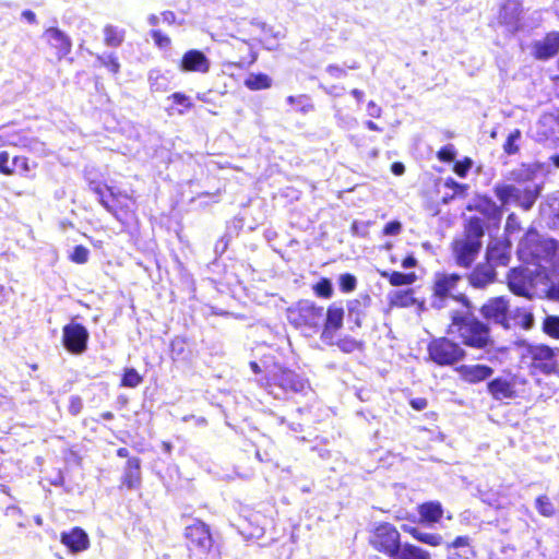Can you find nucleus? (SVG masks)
Returning <instances> with one entry per match:
<instances>
[{"label": "nucleus", "instance_id": "f257e3e1", "mask_svg": "<svg viewBox=\"0 0 559 559\" xmlns=\"http://www.w3.org/2000/svg\"><path fill=\"white\" fill-rule=\"evenodd\" d=\"M447 333L456 336L462 347L486 350L495 345L490 325L475 316L472 302L471 308L463 307L449 312Z\"/></svg>", "mask_w": 559, "mask_h": 559}, {"label": "nucleus", "instance_id": "f03ea898", "mask_svg": "<svg viewBox=\"0 0 559 559\" xmlns=\"http://www.w3.org/2000/svg\"><path fill=\"white\" fill-rule=\"evenodd\" d=\"M258 383L274 399L305 396L311 391L310 380L294 369L277 366L267 374H262Z\"/></svg>", "mask_w": 559, "mask_h": 559}, {"label": "nucleus", "instance_id": "7ed1b4c3", "mask_svg": "<svg viewBox=\"0 0 559 559\" xmlns=\"http://www.w3.org/2000/svg\"><path fill=\"white\" fill-rule=\"evenodd\" d=\"M88 188L97 195L99 204L119 223L129 226L138 222V205L131 194L98 180H91Z\"/></svg>", "mask_w": 559, "mask_h": 559}, {"label": "nucleus", "instance_id": "20e7f679", "mask_svg": "<svg viewBox=\"0 0 559 559\" xmlns=\"http://www.w3.org/2000/svg\"><path fill=\"white\" fill-rule=\"evenodd\" d=\"M519 348V362L532 377L552 374L559 377V347L522 341Z\"/></svg>", "mask_w": 559, "mask_h": 559}, {"label": "nucleus", "instance_id": "39448f33", "mask_svg": "<svg viewBox=\"0 0 559 559\" xmlns=\"http://www.w3.org/2000/svg\"><path fill=\"white\" fill-rule=\"evenodd\" d=\"M515 185H496L493 192L501 205L515 202L522 210L530 211L537 201L540 188L534 182V173L528 169L512 171Z\"/></svg>", "mask_w": 559, "mask_h": 559}, {"label": "nucleus", "instance_id": "423d86ee", "mask_svg": "<svg viewBox=\"0 0 559 559\" xmlns=\"http://www.w3.org/2000/svg\"><path fill=\"white\" fill-rule=\"evenodd\" d=\"M186 548L190 559H216L219 557L218 546L209 524L200 519L183 530Z\"/></svg>", "mask_w": 559, "mask_h": 559}, {"label": "nucleus", "instance_id": "0eeeda50", "mask_svg": "<svg viewBox=\"0 0 559 559\" xmlns=\"http://www.w3.org/2000/svg\"><path fill=\"white\" fill-rule=\"evenodd\" d=\"M462 275L459 273L437 272L431 282V306L435 309H442L449 300L460 304L462 307L471 308V299L465 293H455Z\"/></svg>", "mask_w": 559, "mask_h": 559}, {"label": "nucleus", "instance_id": "6e6552de", "mask_svg": "<svg viewBox=\"0 0 559 559\" xmlns=\"http://www.w3.org/2000/svg\"><path fill=\"white\" fill-rule=\"evenodd\" d=\"M554 254V247L535 229H528L518 247V257L526 265L540 266L549 261Z\"/></svg>", "mask_w": 559, "mask_h": 559}, {"label": "nucleus", "instance_id": "1a4fd4ad", "mask_svg": "<svg viewBox=\"0 0 559 559\" xmlns=\"http://www.w3.org/2000/svg\"><path fill=\"white\" fill-rule=\"evenodd\" d=\"M323 318L324 308L309 300H299L287 309L288 322L301 331L316 332Z\"/></svg>", "mask_w": 559, "mask_h": 559}, {"label": "nucleus", "instance_id": "9d476101", "mask_svg": "<svg viewBox=\"0 0 559 559\" xmlns=\"http://www.w3.org/2000/svg\"><path fill=\"white\" fill-rule=\"evenodd\" d=\"M429 359L437 366H453L466 357L462 345L448 336L433 337L427 345Z\"/></svg>", "mask_w": 559, "mask_h": 559}, {"label": "nucleus", "instance_id": "9b49d317", "mask_svg": "<svg viewBox=\"0 0 559 559\" xmlns=\"http://www.w3.org/2000/svg\"><path fill=\"white\" fill-rule=\"evenodd\" d=\"M369 544L378 552L391 558L401 545V533L392 523L381 522L371 531Z\"/></svg>", "mask_w": 559, "mask_h": 559}, {"label": "nucleus", "instance_id": "f8f14e48", "mask_svg": "<svg viewBox=\"0 0 559 559\" xmlns=\"http://www.w3.org/2000/svg\"><path fill=\"white\" fill-rule=\"evenodd\" d=\"M510 300L506 296L488 298L480 307L479 313L485 322L509 330Z\"/></svg>", "mask_w": 559, "mask_h": 559}, {"label": "nucleus", "instance_id": "ddd939ff", "mask_svg": "<svg viewBox=\"0 0 559 559\" xmlns=\"http://www.w3.org/2000/svg\"><path fill=\"white\" fill-rule=\"evenodd\" d=\"M88 337L87 329L81 323L71 322L62 328V344L73 355H81L86 350Z\"/></svg>", "mask_w": 559, "mask_h": 559}, {"label": "nucleus", "instance_id": "4468645a", "mask_svg": "<svg viewBox=\"0 0 559 559\" xmlns=\"http://www.w3.org/2000/svg\"><path fill=\"white\" fill-rule=\"evenodd\" d=\"M43 38L57 61H61L72 50L71 38L60 28L51 26L44 31Z\"/></svg>", "mask_w": 559, "mask_h": 559}, {"label": "nucleus", "instance_id": "2eb2a0df", "mask_svg": "<svg viewBox=\"0 0 559 559\" xmlns=\"http://www.w3.org/2000/svg\"><path fill=\"white\" fill-rule=\"evenodd\" d=\"M525 383L526 380L519 379L516 376L497 377L487 383V391L493 400H513L519 396L516 385Z\"/></svg>", "mask_w": 559, "mask_h": 559}, {"label": "nucleus", "instance_id": "dca6fc26", "mask_svg": "<svg viewBox=\"0 0 559 559\" xmlns=\"http://www.w3.org/2000/svg\"><path fill=\"white\" fill-rule=\"evenodd\" d=\"M178 68L183 73L206 74L211 69L207 56L199 49H189L181 56Z\"/></svg>", "mask_w": 559, "mask_h": 559}, {"label": "nucleus", "instance_id": "f3484780", "mask_svg": "<svg viewBox=\"0 0 559 559\" xmlns=\"http://www.w3.org/2000/svg\"><path fill=\"white\" fill-rule=\"evenodd\" d=\"M481 249V241L460 239L452 242V252L455 263L464 269H469Z\"/></svg>", "mask_w": 559, "mask_h": 559}, {"label": "nucleus", "instance_id": "a211bd4d", "mask_svg": "<svg viewBox=\"0 0 559 559\" xmlns=\"http://www.w3.org/2000/svg\"><path fill=\"white\" fill-rule=\"evenodd\" d=\"M31 170L32 166L27 156L14 155L11 157L9 152L0 151V175L5 177L27 176Z\"/></svg>", "mask_w": 559, "mask_h": 559}, {"label": "nucleus", "instance_id": "6ab92c4d", "mask_svg": "<svg viewBox=\"0 0 559 559\" xmlns=\"http://www.w3.org/2000/svg\"><path fill=\"white\" fill-rule=\"evenodd\" d=\"M142 485L141 460L138 456L127 460L119 480L120 490H138Z\"/></svg>", "mask_w": 559, "mask_h": 559}, {"label": "nucleus", "instance_id": "aec40b11", "mask_svg": "<svg viewBox=\"0 0 559 559\" xmlns=\"http://www.w3.org/2000/svg\"><path fill=\"white\" fill-rule=\"evenodd\" d=\"M559 52V31H552L545 34L540 40L532 45V55L537 60H548Z\"/></svg>", "mask_w": 559, "mask_h": 559}, {"label": "nucleus", "instance_id": "412c9836", "mask_svg": "<svg viewBox=\"0 0 559 559\" xmlns=\"http://www.w3.org/2000/svg\"><path fill=\"white\" fill-rule=\"evenodd\" d=\"M497 281V272L491 263H478L467 275L468 285L475 289H485Z\"/></svg>", "mask_w": 559, "mask_h": 559}, {"label": "nucleus", "instance_id": "4be33fe9", "mask_svg": "<svg viewBox=\"0 0 559 559\" xmlns=\"http://www.w3.org/2000/svg\"><path fill=\"white\" fill-rule=\"evenodd\" d=\"M461 381L468 384L480 383L493 373V369L487 365H460L455 369Z\"/></svg>", "mask_w": 559, "mask_h": 559}, {"label": "nucleus", "instance_id": "5701e85b", "mask_svg": "<svg viewBox=\"0 0 559 559\" xmlns=\"http://www.w3.org/2000/svg\"><path fill=\"white\" fill-rule=\"evenodd\" d=\"M233 63L238 68H245L253 64L258 59V53L252 45L242 39H236L230 44Z\"/></svg>", "mask_w": 559, "mask_h": 559}, {"label": "nucleus", "instance_id": "b1692460", "mask_svg": "<svg viewBox=\"0 0 559 559\" xmlns=\"http://www.w3.org/2000/svg\"><path fill=\"white\" fill-rule=\"evenodd\" d=\"M60 542L73 554L84 551L90 546L87 534L79 526L72 527L68 532H62L60 534Z\"/></svg>", "mask_w": 559, "mask_h": 559}, {"label": "nucleus", "instance_id": "393cba45", "mask_svg": "<svg viewBox=\"0 0 559 559\" xmlns=\"http://www.w3.org/2000/svg\"><path fill=\"white\" fill-rule=\"evenodd\" d=\"M344 321V309L342 306L331 304L323 318L322 337H333L335 333L341 330Z\"/></svg>", "mask_w": 559, "mask_h": 559}, {"label": "nucleus", "instance_id": "a878e982", "mask_svg": "<svg viewBox=\"0 0 559 559\" xmlns=\"http://www.w3.org/2000/svg\"><path fill=\"white\" fill-rule=\"evenodd\" d=\"M510 242L504 240H496L490 243L486 249L485 261L496 266H507L509 264Z\"/></svg>", "mask_w": 559, "mask_h": 559}, {"label": "nucleus", "instance_id": "bb28decb", "mask_svg": "<svg viewBox=\"0 0 559 559\" xmlns=\"http://www.w3.org/2000/svg\"><path fill=\"white\" fill-rule=\"evenodd\" d=\"M250 25L258 28L262 34V36L254 38L257 43H259L267 50H272L275 48L276 43L282 37L280 32L275 31L272 25L258 19L251 20Z\"/></svg>", "mask_w": 559, "mask_h": 559}, {"label": "nucleus", "instance_id": "cd10ccee", "mask_svg": "<svg viewBox=\"0 0 559 559\" xmlns=\"http://www.w3.org/2000/svg\"><path fill=\"white\" fill-rule=\"evenodd\" d=\"M507 284L514 295L525 298H532L530 293L527 276L524 271L520 269H511L507 275Z\"/></svg>", "mask_w": 559, "mask_h": 559}, {"label": "nucleus", "instance_id": "c85d7f7f", "mask_svg": "<svg viewBox=\"0 0 559 559\" xmlns=\"http://www.w3.org/2000/svg\"><path fill=\"white\" fill-rule=\"evenodd\" d=\"M534 325V316L532 311L526 307L510 308L509 311V330L522 329L531 330Z\"/></svg>", "mask_w": 559, "mask_h": 559}, {"label": "nucleus", "instance_id": "c756f323", "mask_svg": "<svg viewBox=\"0 0 559 559\" xmlns=\"http://www.w3.org/2000/svg\"><path fill=\"white\" fill-rule=\"evenodd\" d=\"M421 523L435 524L443 516V507L439 501H426L417 507Z\"/></svg>", "mask_w": 559, "mask_h": 559}, {"label": "nucleus", "instance_id": "7c9ffc66", "mask_svg": "<svg viewBox=\"0 0 559 559\" xmlns=\"http://www.w3.org/2000/svg\"><path fill=\"white\" fill-rule=\"evenodd\" d=\"M388 304L391 309L413 307L416 304L414 289L407 288L391 293L389 295Z\"/></svg>", "mask_w": 559, "mask_h": 559}, {"label": "nucleus", "instance_id": "2f4dec72", "mask_svg": "<svg viewBox=\"0 0 559 559\" xmlns=\"http://www.w3.org/2000/svg\"><path fill=\"white\" fill-rule=\"evenodd\" d=\"M371 298L368 294L358 296L347 301L346 308L348 314L355 317L356 324L360 326V319L365 316V310L370 306Z\"/></svg>", "mask_w": 559, "mask_h": 559}, {"label": "nucleus", "instance_id": "473e14b6", "mask_svg": "<svg viewBox=\"0 0 559 559\" xmlns=\"http://www.w3.org/2000/svg\"><path fill=\"white\" fill-rule=\"evenodd\" d=\"M391 559H430V555L428 551L416 545L401 543L396 554L393 555Z\"/></svg>", "mask_w": 559, "mask_h": 559}, {"label": "nucleus", "instance_id": "72a5a7b5", "mask_svg": "<svg viewBox=\"0 0 559 559\" xmlns=\"http://www.w3.org/2000/svg\"><path fill=\"white\" fill-rule=\"evenodd\" d=\"M402 530L409 534L414 539L431 547H437L442 544V536L436 533H424L417 527L403 525Z\"/></svg>", "mask_w": 559, "mask_h": 559}, {"label": "nucleus", "instance_id": "f704fd0d", "mask_svg": "<svg viewBox=\"0 0 559 559\" xmlns=\"http://www.w3.org/2000/svg\"><path fill=\"white\" fill-rule=\"evenodd\" d=\"M95 64L97 67L106 68L112 75H118L121 70L119 58L114 52L97 53L95 57Z\"/></svg>", "mask_w": 559, "mask_h": 559}, {"label": "nucleus", "instance_id": "c9c22d12", "mask_svg": "<svg viewBox=\"0 0 559 559\" xmlns=\"http://www.w3.org/2000/svg\"><path fill=\"white\" fill-rule=\"evenodd\" d=\"M484 234L485 230L483 221L476 216L469 217L465 225L463 239L469 241H481Z\"/></svg>", "mask_w": 559, "mask_h": 559}, {"label": "nucleus", "instance_id": "e433bc0d", "mask_svg": "<svg viewBox=\"0 0 559 559\" xmlns=\"http://www.w3.org/2000/svg\"><path fill=\"white\" fill-rule=\"evenodd\" d=\"M104 44L107 47L117 48L121 46L124 40L126 33L123 29H119L117 26L107 24L104 26Z\"/></svg>", "mask_w": 559, "mask_h": 559}, {"label": "nucleus", "instance_id": "4c0bfd02", "mask_svg": "<svg viewBox=\"0 0 559 559\" xmlns=\"http://www.w3.org/2000/svg\"><path fill=\"white\" fill-rule=\"evenodd\" d=\"M335 345L338 349L345 354H352L355 352H362L365 348V343L361 340H356L353 336L344 335L340 337Z\"/></svg>", "mask_w": 559, "mask_h": 559}, {"label": "nucleus", "instance_id": "58836bf2", "mask_svg": "<svg viewBox=\"0 0 559 559\" xmlns=\"http://www.w3.org/2000/svg\"><path fill=\"white\" fill-rule=\"evenodd\" d=\"M382 277L388 278L390 285L392 286H403V285H411L416 281L415 273H402L400 271H392V272H382Z\"/></svg>", "mask_w": 559, "mask_h": 559}, {"label": "nucleus", "instance_id": "ea45409f", "mask_svg": "<svg viewBox=\"0 0 559 559\" xmlns=\"http://www.w3.org/2000/svg\"><path fill=\"white\" fill-rule=\"evenodd\" d=\"M245 85L251 91L270 88L272 80L265 73H252L245 80Z\"/></svg>", "mask_w": 559, "mask_h": 559}, {"label": "nucleus", "instance_id": "a19ab883", "mask_svg": "<svg viewBox=\"0 0 559 559\" xmlns=\"http://www.w3.org/2000/svg\"><path fill=\"white\" fill-rule=\"evenodd\" d=\"M542 331L550 338L559 340V316H546L543 319Z\"/></svg>", "mask_w": 559, "mask_h": 559}, {"label": "nucleus", "instance_id": "79ce46f5", "mask_svg": "<svg viewBox=\"0 0 559 559\" xmlns=\"http://www.w3.org/2000/svg\"><path fill=\"white\" fill-rule=\"evenodd\" d=\"M535 507L537 512L545 518H551L556 514V508L547 495L538 496L535 499Z\"/></svg>", "mask_w": 559, "mask_h": 559}, {"label": "nucleus", "instance_id": "37998d69", "mask_svg": "<svg viewBox=\"0 0 559 559\" xmlns=\"http://www.w3.org/2000/svg\"><path fill=\"white\" fill-rule=\"evenodd\" d=\"M143 382V377L134 368L124 369L120 385L126 388H136Z\"/></svg>", "mask_w": 559, "mask_h": 559}, {"label": "nucleus", "instance_id": "c03bdc74", "mask_svg": "<svg viewBox=\"0 0 559 559\" xmlns=\"http://www.w3.org/2000/svg\"><path fill=\"white\" fill-rule=\"evenodd\" d=\"M521 130L514 129L512 132L509 133L507 136L504 143H503V152L507 155H515L520 152V146L518 145V141L521 138Z\"/></svg>", "mask_w": 559, "mask_h": 559}, {"label": "nucleus", "instance_id": "a18cd8bd", "mask_svg": "<svg viewBox=\"0 0 559 559\" xmlns=\"http://www.w3.org/2000/svg\"><path fill=\"white\" fill-rule=\"evenodd\" d=\"M316 296L324 299H329L333 295L332 283L329 278L322 277L320 278L312 287Z\"/></svg>", "mask_w": 559, "mask_h": 559}, {"label": "nucleus", "instance_id": "49530a36", "mask_svg": "<svg viewBox=\"0 0 559 559\" xmlns=\"http://www.w3.org/2000/svg\"><path fill=\"white\" fill-rule=\"evenodd\" d=\"M338 286L342 293H352L357 287V278L352 273L341 274L338 277Z\"/></svg>", "mask_w": 559, "mask_h": 559}, {"label": "nucleus", "instance_id": "de8ad7c7", "mask_svg": "<svg viewBox=\"0 0 559 559\" xmlns=\"http://www.w3.org/2000/svg\"><path fill=\"white\" fill-rule=\"evenodd\" d=\"M456 154H457V152H456L455 146L453 144L449 143V144L440 147L437 151L436 156H437L438 160H440L442 163H451L455 159Z\"/></svg>", "mask_w": 559, "mask_h": 559}, {"label": "nucleus", "instance_id": "09e8293b", "mask_svg": "<svg viewBox=\"0 0 559 559\" xmlns=\"http://www.w3.org/2000/svg\"><path fill=\"white\" fill-rule=\"evenodd\" d=\"M444 187L452 190V194L450 199H454L455 197H465L467 193L468 186L465 183H460L455 181L453 178H447L444 180Z\"/></svg>", "mask_w": 559, "mask_h": 559}, {"label": "nucleus", "instance_id": "8fccbe9b", "mask_svg": "<svg viewBox=\"0 0 559 559\" xmlns=\"http://www.w3.org/2000/svg\"><path fill=\"white\" fill-rule=\"evenodd\" d=\"M90 251L83 245H78L73 248V251L69 255V259L76 264H84L87 262Z\"/></svg>", "mask_w": 559, "mask_h": 559}, {"label": "nucleus", "instance_id": "3c124183", "mask_svg": "<svg viewBox=\"0 0 559 559\" xmlns=\"http://www.w3.org/2000/svg\"><path fill=\"white\" fill-rule=\"evenodd\" d=\"M473 166L471 157L465 156L453 164V171L461 178H465Z\"/></svg>", "mask_w": 559, "mask_h": 559}, {"label": "nucleus", "instance_id": "603ef678", "mask_svg": "<svg viewBox=\"0 0 559 559\" xmlns=\"http://www.w3.org/2000/svg\"><path fill=\"white\" fill-rule=\"evenodd\" d=\"M150 35H151L152 39L154 40L155 46H157L158 48L165 49V48L170 47V45H171L170 37L166 34H164L162 31L152 29L150 32Z\"/></svg>", "mask_w": 559, "mask_h": 559}, {"label": "nucleus", "instance_id": "864d4df0", "mask_svg": "<svg viewBox=\"0 0 559 559\" xmlns=\"http://www.w3.org/2000/svg\"><path fill=\"white\" fill-rule=\"evenodd\" d=\"M477 211L488 214L489 212L499 213L500 209L487 197L480 198L476 204Z\"/></svg>", "mask_w": 559, "mask_h": 559}, {"label": "nucleus", "instance_id": "5fc2aeb1", "mask_svg": "<svg viewBox=\"0 0 559 559\" xmlns=\"http://www.w3.org/2000/svg\"><path fill=\"white\" fill-rule=\"evenodd\" d=\"M169 98L174 104L183 106L186 110H190L193 107L190 97L182 92H175L169 96Z\"/></svg>", "mask_w": 559, "mask_h": 559}, {"label": "nucleus", "instance_id": "6e6d98bb", "mask_svg": "<svg viewBox=\"0 0 559 559\" xmlns=\"http://www.w3.org/2000/svg\"><path fill=\"white\" fill-rule=\"evenodd\" d=\"M325 72L326 74L331 78V79H343L346 76L347 74V71H346V68L345 67H341L338 64H329L326 68H325Z\"/></svg>", "mask_w": 559, "mask_h": 559}, {"label": "nucleus", "instance_id": "4d7b16f0", "mask_svg": "<svg viewBox=\"0 0 559 559\" xmlns=\"http://www.w3.org/2000/svg\"><path fill=\"white\" fill-rule=\"evenodd\" d=\"M506 231L509 234H513L515 231L521 230V222L519 217L514 213H510L506 221Z\"/></svg>", "mask_w": 559, "mask_h": 559}, {"label": "nucleus", "instance_id": "13d9d810", "mask_svg": "<svg viewBox=\"0 0 559 559\" xmlns=\"http://www.w3.org/2000/svg\"><path fill=\"white\" fill-rule=\"evenodd\" d=\"M401 230L402 224L399 221H391L384 225L382 233L385 236H395L400 234Z\"/></svg>", "mask_w": 559, "mask_h": 559}, {"label": "nucleus", "instance_id": "bf43d9fd", "mask_svg": "<svg viewBox=\"0 0 559 559\" xmlns=\"http://www.w3.org/2000/svg\"><path fill=\"white\" fill-rule=\"evenodd\" d=\"M83 407L82 399L78 395L72 396L69 401L68 411L71 415L76 416L81 413Z\"/></svg>", "mask_w": 559, "mask_h": 559}, {"label": "nucleus", "instance_id": "052dcab7", "mask_svg": "<svg viewBox=\"0 0 559 559\" xmlns=\"http://www.w3.org/2000/svg\"><path fill=\"white\" fill-rule=\"evenodd\" d=\"M469 545L468 536H457L450 544L447 545V548H461Z\"/></svg>", "mask_w": 559, "mask_h": 559}, {"label": "nucleus", "instance_id": "680f3d73", "mask_svg": "<svg viewBox=\"0 0 559 559\" xmlns=\"http://www.w3.org/2000/svg\"><path fill=\"white\" fill-rule=\"evenodd\" d=\"M367 112L372 118H380L382 109L376 102L370 100L367 105Z\"/></svg>", "mask_w": 559, "mask_h": 559}, {"label": "nucleus", "instance_id": "e2e57ef3", "mask_svg": "<svg viewBox=\"0 0 559 559\" xmlns=\"http://www.w3.org/2000/svg\"><path fill=\"white\" fill-rule=\"evenodd\" d=\"M409 405L415 409V411H423L427 407L428 405V402L425 397H417V399H413L409 401Z\"/></svg>", "mask_w": 559, "mask_h": 559}, {"label": "nucleus", "instance_id": "0e129e2a", "mask_svg": "<svg viewBox=\"0 0 559 559\" xmlns=\"http://www.w3.org/2000/svg\"><path fill=\"white\" fill-rule=\"evenodd\" d=\"M159 79H164L162 74L157 73L156 76H153L152 74L150 75L148 80H150V85H151L152 91H155V92L163 91V88L158 84Z\"/></svg>", "mask_w": 559, "mask_h": 559}, {"label": "nucleus", "instance_id": "69168bd1", "mask_svg": "<svg viewBox=\"0 0 559 559\" xmlns=\"http://www.w3.org/2000/svg\"><path fill=\"white\" fill-rule=\"evenodd\" d=\"M401 264L404 269L415 267L417 265V260L413 254H408L402 260Z\"/></svg>", "mask_w": 559, "mask_h": 559}, {"label": "nucleus", "instance_id": "338daca9", "mask_svg": "<svg viewBox=\"0 0 559 559\" xmlns=\"http://www.w3.org/2000/svg\"><path fill=\"white\" fill-rule=\"evenodd\" d=\"M391 171L395 175V176H402L404 173H405V166L403 163L401 162H394L392 163L391 165Z\"/></svg>", "mask_w": 559, "mask_h": 559}, {"label": "nucleus", "instance_id": "774afa93", "mask_svg": "<svg viewBox=\"0 0 559 559\" xmlns=\"http://www.w3.org/2000/svg\"><path fill=\"white\" fill-rule=\"evenodd\" d=\"M162 19L164 22L171 25L176 22V14L174 11L166 10V11L162 12Z\"/></svg>", "mask_w": 559, "mask_h": 559}]
</instances>
